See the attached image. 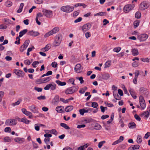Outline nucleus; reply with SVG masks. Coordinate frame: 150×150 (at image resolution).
<instances>
[{
    "instance_id": "f257e3e1",
    "label": "nucleus",
    "mask_w": 150,
    "mask_h": 150,
    "mask_svg": "<svg viewBox=\"0 0 150 150\" xmlns=\"http://www.w3.org/2000/svg\"><path fill=\"white\" fill-rule=\"evenodd\" d=\"M74 7L69 5L62 6L60 8L62 11L66 13H70L74 10Z\"/></svg>"
},
{
    "instance_id": "f03ea898",
    "label": "nucleus",
    "mask_w": 150,
    "mask_h": 150,
    "mask_svg": "<svg viewBox=\"0 0 150 150\" xmlns=\"http://www.w3.org/2000/svg\"><path fill=\"white\" fill-rule=\"evenodd\" d=\"M78 87L73 86L68 88L65 91V93L67 95L74 93L77 91Z\"/></svg>"
},
{
    "instance_id": "7ed1b4c3",
    "label": "nucleus",
    "mask_w": 150,
    "mask_h": 150,
    "mask_svg": "<svg viewBox=\"0 0 150 150\" xmlns=\"http://www.w3.org/2000/svg\"><path fill=\"white\" fill-rule=\"evenodd\" d=\"M56 85L54 82H52L47 85L44 88L45 90H48L50 88L51 90L53 91L56 89Z\"/></svg>"
},
{
    "instance_id": "20e7f679",
    "label": "nucleus",
    "mask_w": 150,
    "mask_h": 150,
    "mask_svg": "<svg viewBox=\"0 0 150 150\" xmlns=\"http://www.w3.org/2000/svg\"><path fill=\"white\" fill-rule=\"evenodd\" d=\"M42 12L43 15L48 18H50L52 16V11L43 9Z\"/></svg>"
},
{
    "instance_id": "39448f33",
    "label": "nucleus",
    "mask_w": 150,
    "mask_h": 150,
    "mask_svg": "<svg viewBox=\"0 0 150 150\" xmlns=\"http://www.w3.org/2000/svg\"><path fill=\"white\" fill-rule=\"evenodd\" d=\"M134 7V5L132 4L127 5L124 7L123 10L125 12L127 13L132 10Z\"/></svg>"
},
{
    "instance_id": "423d86ee",
    "label": "nucleus",
    "mask_w": 150,
    "mask_h": 150,
    "mask_svg": "<svg viewBox=\"0 0 150 150\" xmlns=\"http://www.w3.org/2000/svg\"><path fill=\"white\" fill-rule=\"evenodd\" d=\"M17 121L16 120L12 119H8L5 122V124L7 125H13L17 123Z\"/></svg>"
},
{
    "instance_id": "0eeeda50",
    "label": "nucleus",
    "mask_w": 150,
    "mask_h": 150,
    "mask_svg": "<svg viewBox=\"0 0 150 150\" xmlns=\"http://www.w3.org/2000/svg\"><path fill=\"white\" fill-rule=\"evenodd\" d=\"M148 35L146 34H143L139 35L137 37L138 39L140 40V42L145 41L148 38Z\"/></svg>"
},
{
    "instance_id": "6e6552de",
    "label": "nucleus",
    "mask_w": 150,
    "mask_h": 150,
    "mask_svg": "<svg viewBox=\"0 0 150 150\" xmlns=\"http://www.w3.org/2000/svg\"><path fill=\"white\" fill-rule=\"evenodd\" d=\"M13 73L19 77H24L25 73L23 71L18 69H14L13 71Z\"/></svg>"
},
{
    "instance_id": "1a4fd4ad",
    "label": "nucleus",
    "mask_w": 150,
    "mask_h": 150,
    "mask_svg": "<svg viewBox=\"0 0 150 150\" xmlns=\"http://www.w3.org/2000/svg\"><path fill=\"white\" fill-rule=\"evenodd\" d=\"M139 103L140 106L143 110L146 107L145 101L143 96H140L139 97Z\"/></svg>"
},
{
    "instance_id": "9d476101",
    "label": "nucleus",
    "mask_w": 150,
    "mask_h": 150,
    "mask_svg": "<svg viewBox=\"0 0 150 150\" xmlns=\"http://www.w3.org/2000/svg\"><path fill=\"white\" fill-rule=\"evenodd\" d=\"M149 6L148 3L145 2H143L140 4L139 8L140 10H144L147 9Z\"/></svg>"
},
{
    "instance_id": "9b49d317",
    "label": "nucleus",
    "mask_w": 150,
    "mask_h": 150,
    "mask_svg": "<svg viewBox=\"0 0 150 150\" xmlns=\"http://www.w3.org/2000/svg\"><path fill=\"white\" fill-rule=\"evenodd\" d=\"M83 67L79 64H77L74 67V70L77 73H79L82 71Z\"/></svg>"
},
{
    "instance_id": "f8f14e48",
    "label": "nucleus",
    "mask_w": 150,
    "mask_h": 150,
    "mask_svg": "<svg viewBox=\"0 0 150 150\" xmlns=\"http://www.w3.org/2000/svg\"><path fill=\"white\" fill-rule=\"evenodd\" d=\"M91 25L89 23H87L83 25L82 27L83 31L85 32L91 28Z\"/></svg>"
},
{
    "instance_id": "ddd939ff",
    "label": "nucleus",
    "mask_w": 150,
    "mask_h": 150,
    "mask_svg": "<svg viewBox=\"0 0 150 150\" xmlns=\"http://www.w3.org/2000/svg\"><path fill=\"white\" fill-rule=\"evenodd\" d=\"M40 33L38 32H36L33 30L29 31L27 33V35L33 36L35 37L39 35Z\"/></svg>"
},
{
    "instance_id": "4468645a",
    "label": "nucleus",
    "mask_w": 150,
    "mask_h": 150,
    "mask_svg": "<svg viewBox=\"0 0 150 150\" xmlns=\"http://www.w3.org/2000/svg\"><path fill=\"white\" fill-rule=\"evenodd\" d=\"M15 142L19 144H21L23 143L25 141V139L23 138L16 137L14 139Z\"/></svg>"
},
{
    "instance_id": "2eb2a0df",
    "label": "nucleus",
    "mask_w": 150,
    "mask_h": 150,
    "mask_svg": "<svg viewBox=\"0 0 150 150\" xmlns=\"http://www.w3.org/2000/svg\"><path fill=\"white\" fill-rule=\"evenodd\" d=\"M28 108L30 110L34 113H38V110L36 109V107L34 105H32L31 106H29Z\"/></svg>"
},
{
    "instance_id": "dca6fc26",
    "label": "nucleus",
    "mask_w": 150,
    "mask_h": 150,
    "mask_svg": "<svg viewBox=\"0 0 150 150\" xmlns=\"http://www.w3.org/2000/svg\"><path fill=\"white\" fill-rule=\"evenodd\" d=\"M139 92L142 94L147 95L148 94L147 89L144 87H141L139 89Z\"/></svg>"
},
{
    "instance_id": "f3484780",
    "label": "nucleus",
    "mask_w": 150,
    "mask_h": 150,
    "mask_svg": "<svg viewBox=\"0 0 150 150\" xmlns=\"http://www.w3.org/2000/svg\"><path fill=\"white\" fill-rule=\"evenodd\" d=\"M140 146L139 144L132 145L128 148V150H134L139 149Z\"/></svg>"
},
{
    "instance_id": "a211bd4d",
    "label": "nucleus",
    "mask_w": 150,
    "mask_h": 150,
    "mask_svg": "<svg viewBox=\"0 0 150 150\" xmlns=\"http://www.w3.org/2000/svg\"><path fill=\"white\" fill-rule=\"evenodd\" d=\"M129 91L131 95L132 96L133 98L134 99H136L137 98V97L135 95V93L134 92V91L133 89L130 88L129 89Z\"/></svg>"
},
{
    "instance_id": "6ab92c4d",
    "label": "nucleus",
    "mask_w": 150,
    "mask_h": 150,
    "mask_svg": "<svg viewBox=\"0 0 150 150\" xmlns=\"http://www.w3.org/2000/svg\"><path fill=\"white\" fill-rule=\"evenodd\" d=\"M136 125L132 121L129 122L128 124V126L130 129H134L136 127Z\"/></svg>"
},
{
    "instance_id": "aec40b11",
    "label": "nucleus",
    "mask_w": 150,
    "mask_h": 150,
    "mask_svg": "<svg viewBox=\"0 0 150 150\" xmlns=\"http://www.w3.org/2000/svg\"><path fill=\"white\" fill-rule=\"evenodd\" d=\"M113 95L116 100H119L121 99V97L119 96L116 91H114L113 92Z\"/></svg>"
},
{
    "instance_id": "412c9836",
    "label": "nucleus",
    "mask_w": 150,
    "mask_h": 150,
    "mask_svg": "<svg viewBox=\"0 0 150 150\" xmlns=\"http://www.w3.org/2000/svg\"><path fill=\"white\" fill-rule=\"evenodd\" d=\"M59 30V28L58 27H56L54 28L52 30L50 31L52 35L55 34Z\"/></svg>"
},
{
    "instance_id": "4be33fe9",
    "label": "nucleus",
    "mask_w": 150,
    "mask_h": 150,
    "mask_svg": "<svg viewBox=\"0 0 150 150\" xmlns=\"http://www.w3.org/2000/svg\"><path fill=\"white\" fill-rule=\"evenodd\" d=\"M132 54L134 56H136L139 54V52L137 49L134 48L132 49Z\"/></svg>"
},
{
    "instance_id": "5701e85b",
    "label": "nucleus",
    "mask_w": 150,
    "mask_h": 150,
    "mask_svg": "<svg viewBox=\"0 0 150 150\" xmlns=\"http://www.w3.org/2000/svg\"><path fill=\"white\" fill-rule=\"evenodd\" d=\"M62 38V36L61 34H59L55 36V40H58L59 41L61 42Z\"/></svg>"
},
{
    "instance_id": "b1692460",
    "label": "nucleus",
    "mask_w": 150,
    "mask_h": 150,
    "mask_svg": "<svg viewBox=\"0 0 150 150\" xmlns=\"http://www.w3.org/2000/svg\"><path fill=\"white\" fill-rule=\"evenodd\" d=\"M109 74L107 73H105L103 74L102 75V78L105 80H107L110 78Z\"/></svg>"
},
{
    "instance_id": "393cba45",
    "label": "nucleus",
    "mask_w": 150,
    "mask_h": 150,
    "mask_svg": "<svg viewBox=\"0 0 150 150\" xmlns=\"http://www.w3.org/2000/svg\"><path fill=\"white\" fill-rule=\"evenodd\" d=\"M73 109L72 106H68L66 107L65 108V111L67 112H69L71 111Z\"/></svg>"
},
{
    "instance_id": "a878e982",
    "label": "nucleus",
    "mask_w": 150,
    "mask_h": 150,
    "mask_svg": "<svg viewBox=\"0 0 150 150\" xmlns=\"http://www.w3.org/2000/svg\"><path fill=\"white\" fill-rule=\"evenodd\" d=\"M27 31L28 30L26 29H24L20 31L19 33V37H22L26 33Z\"/></svg>"
},
{
    "instance_id": "bb28decb",
    "label": "nucleus",
    "mask_w": 150,
    "mask_h": 150,
    "mask_svg": "<svg viewBox=\"0 0 150 150\" xmlns=\"http://www.w3.org/2000/svg\"><path fill=\"white\" fill-rule=\"evenodd\" d=\"M51 47V45L50 44H48L46 45V46L43 48L41 50H42L43 49L45 50L44 51V52H46L48 51Z\"/></svg>"
},
{
    "instance_id": "cd10ccee",
    "label": "nucleus",
    "mask_w": 150,
    "mask_h": 150,
    "mask_svg": "<svg viewBox=\"0 0 150 150\" xmlns=\"http://www.w3.org/2000/svg\"><path fill=\"white\" fill-rule=\"evenodd\" d=\"M55 82L59 85L61 86H65L66 84L65 82H62L59 80H56L55 81Z\"/></svg>"
},
{
    "instance_id": "c85d7f7f",
    "label": "nucleus",
    "mask_w": 150,
    "mask_h": 150,
    "mask_svg": "<svg viewBox=\"0 0 150 150\" xmlns=\"http://www.w3.org/2000/svg\"><path fill=\"white\" fill-rule=\"evenodd\" d=\"M60 125L61 127L64 128L65 129H70L69 127L68 126V125L67 124L64 123H61L60 124Z\"/></svg>"
},
{
    "instance_id": "c756f323",
    "label": "nucleus",
    "mask_w": 150,
    "mask_h": 150,
    "mask_svg": "<svg viewBox=\"0 0 150 150\" xmlns=\"http://www.w3.org/2000/svg\"><path fill=\"white\" fill-rule=\"evenodd\" d=\"M61 42L55 39L53 44L54 46L56 47L58 46L61 43Z\"/></svg>"
},
{
    "instance_id": "7c9ffc66",
    "label": "nucleus",
    "mask_w": 150,
    "mask_h": 150,
    "mask_svg": "<svg viewBox=\"0 0 150 150\" xmlns=\"http://www.w3.org/2000/svg\"><path fill=\"white\" fill-rule=\"evenodd\" d=\"M26 124H28L29 123L30 121L27 120L26 118L24 117L21 119V121Z\"/></svg>"
},
{
    "instance_id": "2f4dec72",
    "label": "nucleus",
    "mask_w": 150,
    "mask_h": 150,
    "mask_svg": "<svg viewBox=\"0 0 150 150\" xmlns=\"http://www.w3.org/2000/svg\"><path fill=\"white\" fill-rule=\"evenodd\" d=\"M22 101V100L21 99L19 98V99L18 100V101H17V102L13 103L12 104V105L13 106L16 105H18L20 104V103Z\"/></svg>"
},
{
    "instance_id": "473e14b6",
    "label": "nucleus",
    "mask_w": 150,
    "mask_h": 150,
    "mask_svg": "<svg viewBox=\"0 0 150 150\" xmlns=\"http://www.w3.org/2000/svg\"><path fill=\"white\" fill-rule=\"evenodd\" d=\"M149 113L148 111H144L142 114V116H144V117L146 118H148L149 116Z\"/></svg>"
},
{
    "instance_id": "72a5a7b5",
    "label": "nucleus",
    "mask_w": 150,
    "mask_h": 150,
    "mask_svg": "<svg viewBox=\"0 0 150 150\" xmlns=\"http://www.w3.org/2000/svg\"><path fill=\"white\" fill-rule=\"evenodd\" d=\"M11 139L9 137H6L4 138V142H9L11 141Z\"/></svg>"
},
{
    "instance_id": "f704fd0d",
    "label": "nucleus",
    "mask_w": 150,
    "mask_h": 150,
    "mask_svg": "<svg viewBox=\"0 0 150 150\" xmlns=\"http://www.w3.org/2000/svg\"><path fill=\"white\" fill-rule=\"evenodd\" d=\"M62 106H57L56 108V110L59 113H61L62 112V110L61 108Z\"/></svg>"
},
{
    "instance_id": "c9c22d12",
    "label": "nucleus",
    "mask_w": 150,
    "mask_h": 150,
    "mask_svg": "<svg viewBox=\"0 0 150 150\" xmlns=\"http://www.w3.org/2000/svg\"><path fill=\"white\" fill-rule=\"evenodd\" d=\"M137 142L138 144H140L142 142L141 137L139 135L137 136Z\"/></svg>"
},
{
    "instance_id": "e433bc0d",
    "label": "nucleus",
    "mask_w": 150,
    "mask_h": 150,
    "mask_svg": "<svg viewBox=\"0 0 150 150\" xmlns=\"http://www.w3.org/2000/svg\"><path fill=\"white\" fill-rule=\"evenodd\" d=\"M139 23V21L138 20L134 21V26L135 28L138 27Z\"/></svg>"
},
{
    "instance_id": "4c0bfd02",
    "label": "nucleus",
    "mask_w": 150,
    "mask_h": 150,
    "mask_svg": "<svg viewBox=\"0 0 150 150\" xmlns=\"http://www.w3.org/2000/svg\"><path fill=\"white\" fill-rule=\"evenodd\" d=\"M83 109H84V113L88 112H90L92 111V109L88 108H83Z\"/></svg>"
},
{
    "instance_id": "58836bf2",
    "label": "nucleus",
    "mask_w": 150,
    "mask_h": 150,
    "mask_svg": "<svg viewBox=\"0 0 150 150\" xmlns=\"http://www.w3.org/2000/svg\"><path fill=\"white\" fill-rule=\"evenodd\" d=\"M101 128V126L99 124H96L94 126V129L96 130H99Z\"/></svg>"
},
{
    "instance_id": "ea45409f",
    "label": "nucleus",
    "mask_w": 150,
    "mask_h": 150,
    "mask_svg": "<svg viewBox=\"0 0 150 150\" xmlns=\"http://www.w3.org/2000/svg\"><path fill=\"white\" fill-rule=\"evenodd\" d=\"M141 13L139 12H137L135 14V17L137 18H139L141 16Z\"/></svg>"
},
{
    "instance_id": "a19ab883",
    "label": "nucleus",
    "mask_w": 150,
    "mask_h": 150,
    "mask_svg": "<svg viewBox=\"0 0 150 150\" xmlns=\"http://www.w3.org/2000/svg\"><path fill=\"white\" fill-rule=\"evenodd\" d=\"M29 42L30 40H26L25 41L23 45L27 47L28 45Z\"/></svg>"
},
{
    "instance_id": "79ce46f5",
    "label": "nucleus",
    "mask_w": 150,
    "mask_h": 150,
    "mask_svg": "<svg viewBox=\"0 0 150 150\" xmlns=\"http://www.w3.org/2000/svg\"><path fill=\"white\" fill-rule=\"evenodd\" d=\"M27 47L25 46H24L23 45H21L20 48V51L21 52H23L25 50Z\"/></svg>"
},
{
    "instance_id": "37998d69",
    "label": "nucleus",
    "mask_w": 150,
    "mask_h": 150,
    "mask_svg": "<svg viewBox=\"0 0 150 150\" xmlns=\"http://www.w3.org/2000/svg\"><path fill=\"white\" fill-rule=\"evenodd\" d=\"M50 138L49 137L47 138H45L44 139V141L45 142V143L46 144H49L50 142Z\"/></svg>"
},
{
    "instance_id": "c03bdc74",
    "label": "nucleus",
    "mask_w": 150,
    "mask_h": 150,
    "mask_svg": "<svg viewBox=\"0 0 150 150\" xmlns=\"http://www.w3.org/2000/svg\"><path fill=\"white\" fill-rule=\"evenodd\" d=\"M149 59L148 58H142L141 59V61H142L143 62H149Z\"/></svg>"
},
{
    "instance_id": "a18cd8bd",
    "label": "nucleus",
    "mask_w": 150,
    "mask_h": 150,
    "mask_svg": "<svg viewBox=\"0 0 150 150\" xmlns=\"http://www.w3.org/2000/svg\"><path fill=\"white\" fill-rule=\"evenodd\" d=\"M121 49V48L120 47H115L113 49V51L115 52H118Z\"/></svg>"
},
{
    "instance_id": "49530a36",
    "label": "nucleus",
    "mask_w": 150,
    "mask_h": 150,
    "mask_svg": "<svg viewBox=\"0 0 150 150\" xmlns=\"http://www.w3.org/2000/svg\"><path fill=\"white\" fill-rule=\"evenodd\" d=\"M91 106L94 108H96L98 107V104L96 102H93L92 103Z\"/></svg>"
},
{
    "instance_id": "de8ad7c7",
    "label": "nucleus",
    "mask_w": 150,
    "mask_h": 150,
    "mask_svg": "<svg viewBox=\"0 0 150 150\" xmlns=\"http://www.w3.org/2000/svg\"><path fill=\"white\" fill-rule=\"evenodd\" d=\"M60 100L61 101L65 103H67L69 102V100L67 99L65 100L63 98H60Z\"/></svg>"
},
{
    "instance_id": "09e8293b",
    "label": "nucleus",
    "mask_w": 150,
    "mask_h": 150,
    "mask_svg": "<svg viewBox=\"0 0 150 150\" xmlns=\"http://www.w3.org/2000/svg\"><path fill=\"white\" fill-rule=\"evenodd\" d=\"M39 64V62L38 61H35L33 62L32 64V65L34 68H36L37 66L36 65L38 64Z\"/></svg>"
},
{
    "instance_id": "8fccbe9b",
    "label": "nucleus",
    "mask_w": 150,
    "mask_h": 150,
    "mask_svg": "<svg viewBox=\"0 0 150 150\" xmlns=\"http://www.w3.org/2000/svg\"><path fill=\"white\" fill-rule=\"evenodd\" d=\"M25 115L28 116L29 118H31L32 117V113L29 111H27Z\"/></svg>"
},
{
    "instance_id": "3c124183",
    "label": "nucleus",
    "mask_w": 150,
    "mask_h": 150,
    "mask_svg": "<svg viewBox=\"0 0 150 150\" xmlns=\"http://www.w3.org/2000/svg\"><path fill=\"white\" fill-rule=\"evenodd\" d=\"M52 67L53 68H56L57 66V64L55 62H53L51 64Z\"/></svg>"
},
{
    "instance_id": "603ef678",
    "label": "nucleus",
    "mask_w": 150,
    "mask_h": 150,
    "mask_svg": "<svg viewBox=\"0 0 150 150\" xmlns=\"http://www.w3.org/2000/svg\"><path fill=\"white\" fill-rule=\"evenodd\" d=\"M134 117L137 121H140L141 120V119L140 117L137 114L134 115Z\"/></svg>"
},
{
    "instance_id": "864d4df0",
    "label": "nucleus",
    "mask_w": 150,
    "mask_h": 150,
    "mask_svg": "<svg viewBox=\"0 0 150 150\" xmlns=\"http://www.w3.org/2000/svg\"><path fill=\"white\" fill-rule=\"evenodd\" d=\"M43 79L44 83L48 82L50 80V78L49 77H48L46 78H43Z\"/></svg>"
},
{
    "instance_id": "5fc2aeb1",
    "label": "nucleus",
    "mask_w": 150,
    "mask_h": 150,
    "mask_svg": "<svg viewBox=\"0 0 150 150\" xmlns=\"http://www.w3.org/2000/svg\"><path fill=\"white\" fill-rule=\"evenodd\" d=\"M4 94V92L3 91H0V102L2 101V98Z\"/></svg>"
},
{
    "instance_id": "6e6d98bb",
    "label": "nucleus",
    "mask_w": 150,
    "mask_h": 150,
    "mask_svg": "<svg viewBox=\"0 0 150 150\" xmlns=\"http://www.w3.org/2000/svg\"><path fill=\"white\" fill-rule=\"evenodd\" d=\"M132 66L135 67L138 66V63L137 61L134 62L132 64Z\"/></svg>"
},
{
    "instance_id": "4d7b16f0",
    "label": "nucleus",
    "mask_w": 150,
    "mask_h": 150,
    "mask_svg": "<svg viewBox=\"0 0 150 150\" xmlns=\"http://www.w3.org/2000/svg\"><path fill=\"white\" fill-rule=\"evenodd\" d=\"M38 124H36L35 125V129L37 131H38L40 130V126Z\"/></svg>"
},
{
    "instance_id": "13d9d810",
    "label": "nucleus",
    "mask_w": 150,
    "mask_h": 150,
    "mask_svg": "<svg viewBox=\"0 0 150 150\" xmlns=\"http://www.w3.org/2000/svg\"><path fill=\"white\" fill-rule=\"evenodd\" d=\"M7 28V26L4 24L0 25V29H6Z\"/></svg>"
},
{
    "instance_id": "bf43d9fd",
    "label": "nucleus",
    "mask_w": 150,
    "mask_h": 150,
    "mask_svg": "<svg viewBox=\"0 0 150 150\" xmlns=\"http://www.w3.org/2000/svg\"><path fill=\"white\" fill-rule=\"evenodd\" d=\"M24 63L26 65H29L31 63L29 60L26 59L24 61Z\"/></svg>"
},
{
    "instance_id": "052dcab7",
    "label": "nucleus",
    "mask_w": 150,
    "mask_h": 150,
    "mask_svg": "<svg viewBox=\"0 0 150 150\" xmlns=\"http://www.w3.org/2000/svg\"><path fill=\"white\" fill-rule=\"evenodd\" d=\"M11 131V129L10 127H8L5 128L4 129V131L5 132H10Z\"/></svg>"
},
{
    "instance_id": "680f3d73",
    "label": "nucleus",
    "mask_w": 150,
    "mask_h": 150,
    "mask_svg": "<svg viewBox=\"0 0 150 150\" xmlns=\"http://www.w3.org/2000/svg\"><path fill=\"white\" fill-rule=\"evenodd\" d=\"M76 79H79L81 83V84L83 83L84 82V81L83 80V78L82 76H81L80 77H76Z\"/></svg>"
},
{
    "instance_id": "e2e57ef3",
    "label": "nucleus",
    "mask_w": 150,
    "mask_h": 150,
    "mask_svg": "<svg viewBox=\"0 0 150 150\" xmlns=\"http://www.w3.org/2000/svg\"><path fill=\"white\" fill-rule=\"evenodd\" d=\"M51 133L55 135H57V132L56 130L55 129H52L51 130Z\"/></svg>"
},
{
    "instance_id": "0e129e2a",
    "label": "nucleus",
    "mask_w": 150,
    "mask_h": 150,
    "mask_svg": "<svg viewBox=\"0 0 150 150\" xmlns=\"http://www.w3.org/2000/svg\"><path fill=\"white\" fill-rule=\"evenodd\" d=\"M105 142V141H103L100 142L98 144V147L99 148H100L102 146H103V144Z\"/></svg>"
},
{
    "instance_id": "69168bd1",
    "label": "nucleus",
    "mask_w": 150,
    "mask_h": 150,
    "mask_svg": "<svg viewBox=\"0 0 150 150\" xmlns=\"http://www.w3.org/2000/svg\"><path fill=\"white\" fill-rule=\"evenodd\" d=\"M79 11H75L73 13V16L74 17H76L79 14Z\"/></svg>"
},
{
    "instance_id": "338daca9",
    "label": "nucleus",
    "mask_w": 150,
    "mask_h": 150,
    "mask_svg": "<svg viewBox=\"0 0 150 150\" xmlns=\"http://www.w3.org/2000/svg\"><path fill=\"white\" fill-rule=\"evenodd\" d=\"M82 20V18L79 17L78 18L75 20L74 21V22L75 23H77L80 22Z\"/></svg>"
},
{
    "instance_id": "774afa93",
    "label": "nucleus",
    "mask_w": 150,
    "mask_h": 150,
    "mask_svg": "<svg viewBox=\"0 0 150 150\" xmlns=\"http://www.w3.org/2000/svg\"><path fill=\"white\" fill-rule=\"evenodd\" d=\"M52 34L51 33L50 31H49V32H47L44 35V37L45 38H47L49 36H50V35H52Z\"/></svg>"
}]
</instances>
